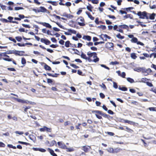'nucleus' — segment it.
Segmentation results:
<instances>
[{"mask_svg":"<svg viewBox=\"0 0 156 156\" xmlns=\"http://www.w3.org/2000/svg\"><path fill=\"white\" fill-rule=\"evenodd\" d=\"M146 84L147 86L150 87H152L153 86V84L149 82H147Z\"/></svg>","mask_w":156,"mask_h":156,"instance_id":"64","label":"nucleus"},{"mask_svg":"<svg viewBox=\"0 0 156 156\" xmlns=\"http://www.w3.org/2000/svg\"><path fill=\"white\" fill-rule=\"evenodd\" d=\"M108 114L111 115H113L114 113V112L111 110H108Z\"/></svg>","mask_w":156,"mask_h":156,"instance_id":"62","label":"nucleus"},{"mask_svg":"<svg viewBox=\"0 0 156 156\" xmlns=\"http://www.w3.org/2000/svg\"><path fill=\"white\" fill-rule=\"evenodd\" d=\"M99 86L102 88L104 90L106 89L105 85L103 83H102V84H100Z\"/></svg>","mask_w":156,"mask_h":156,"instance_id":"43","label":"nucleus"},{"mask_svg":"<svg viewBox=\"0 0 156 156\" xmlns=\"http://www.w3.org/2000/svg\"><path fill=\"white\" fill-rule=\"evenodd\" d=\"M126 129H125V130L127 131L128 132L130 133H132L133 132V130L131 129H130L129 128H128L127 127H126Z\"/></svg>","mask_w":156,"mask_h":156,"instance_id":"29","label":"nucleus"},{"mask_svg":"<svg viewBox=\"0 0 156 156\" xmlns=\"http://www.w3.org/2000/svg\"><path fill=\"white\" fill-rule=\"evenodd\" d=\"M88 5L87 6V9L88 10L91 12L92 11V9L93 8V7L89 3H88Z\"/></svg>","mask_w":156,"mask_h":156,"instance_id":"15","label":"nucleus"},{"mask_svg":"<svg viewBox=\"0 0 156 156\" xmlns=\"http://www.w3.org/2000/svg\"><path fill=\"white\" fill-rule=\"evenodd\" d=\"M99 95L100 97L102 98H103L105 97V95L104 94L102 93H100L99 94Z\"/></svg>","mask_w":156,"mask_h":156,"instance_id":"60","label":"nucleus"},{"mask_svg":"<svg viewBox=\"0 0 156 156\" xmlns=\"http://www.w3.org/2000/svg\"><path fill=\"white\" fill-rule=\"evenodd\" d=\"M148 14L149 15V19H150V20H154V19L155 18V16L156 15V14L154 13H153L152 14Z\"/></svg>","mask_w":156,"mask_h":156,"instance_id":"13","label":"nucleus"},{"mask_svg":"<svg viewBox=\"0 0 156 156\" xmlns=\"http://www.w3.org/2000/svg\"><path fill=\"white\" fill-rule=\"evenodd\" d=\"M22 25L25 27L30 28V27L29 25L22 24Z\"/></svg>","mask_w":156,"mask_h":156,"instance_id":"54","label":"nucleus"},{"mask_svg":"<svg viewBox=\"0 0 156 156\" xmlns=\"http://www.w3.org/2000/svg\"><path fill=\"white\" fill-rule=\"evenodd\" d=\"M14 9L15 10H19L23 9V8L21 7H15Z\"/></svg>","mask_w":156,"mask_h":156,"instance_id":"36","label":"nucleus"},{"mask_svg":"<svg viewBox=\"0 0 156 156\" xmlns=\"http://www.w3.org/2000/svg\"><path fill=\"white\" fill-rule=\"evenodd\" d=\"M108 44L109 46V48H113V44L112 43L110 42L108 43Z\"/></svg>","mask_w":156,"mask_h":156,"instance_id":"56","label":"nucleus"},{"mask_svg":"<svg viewBox=\"0 0 156 156\" xmlns=\"http://www.w3.org/2000/svg\"><path fill=\"white\" fill-rule=\"evenodd\" d=\"M101 111H98V110H93L92 111V113H95V114H98L100 115L101 113Z\"/></svg>","mask_w":156,"mask_h":156,"instance_id":"24","label":"nucleus"},{"mask_svg":"<svg viewBox=\"0 0 156 156\" xmlns=\"http://www.w3.org/2000/svg\"><path fill=\"white\" fill-rule=\"evenodd\" d=\"M40 130L41 132L46 131L47 132H51V129L48 128L46 126H44L43 128H40Z\"/></svg>","mask_w":156,"mask_h":156,"instance_id":"2","label":"nucleus"},{"mask_svg":"<svg viewBox=\"0 0 156 156\" xmlns=\"http://www.w3.org/2000/svg\"><path fill=\"white\" fill-rule=\"evenodd\" d=\"M87 54L89 56V57L90 58L93 56V58H95V57H96V55H97V53L95 52H88L87 53Z\"/></svg>","mask_w":156,"mask_h":156,"instance_id":"4","label":"nucleus"},{"mask_svg":"<svg viewBox=\"0 0 156 156\" xmlns=\"http://www.w3.org/2000/svg\"><path fill=\"white\" fill-rule=\"evenodd\" d=\"M16 51V50H9V51L8 53H7V54H15Z\"/></svg>","mask_w":156,"mask_h":156,"instance_id":"42","label":"nucleus"},{"mask_svg":"<svg viewBox=\"0 0 156 156\" xmlns=\"http://www.w3.org/2000/svg\"><path fill=\"white\" fill-rule=\"evenodd\" d=\"M119 90L123 91H127V88L125 87H119Z\"/></svg>","mask_w":156,"mask_h":156,"instance_id":"23","label":"nucleus"},{"mask_svg":"<svg viewBox=\"0 0 156 156\" xmlns=\"http://www.w3.org/2000/svg\"><path fill=\"white\" fill-rule=\"evenodd\" d=\"M138 41L137 39L135 37H133L131 40V41L133 43H136Z\"/></svg>","mask_w":156,"mask_h":156,"instance_id":"30","label":"nucleus"},{"mask_svg":"<svg viewBox=\"0 0 156 156\" xmlns=\"http://www.w3.org/2000/svg\"><path fill=\"white\" fill-rule=\"evenodd\" d=\"M78 19H80V21L81 22H78V24L81 26H84L85 25V24L83 23L84 21V20L83 18L80 17L78 18Z\"/></svg>","mask_w":156,"mask_h":156,"instance_id":"3","label":"nucleus"},{"mask_svg":"<svg viewBox=\"0 0 156 156\" xmlns=\"http://www.w3.org/2000/svg\"><path fill=\"white\" fill-rule=\"evenodd\" d=\"M114 150L112 148H110L108 149L107 151L110 153H114Z\"/></svg>","mask_w":156,"mask_h":156,"instance_id":"38","label":"nucleus"},{"mask_svg":"<svg viewBox=\"0 0 156 156\" xmlns=\"http://www.w3.org/2000/svg\"><path fill=\"white\" fill-rule=\"evenodd\" d=\"M65 149H66L67 152H72L74 151V149L73 147L68 148L66 147Z\"/></svg>","mask_w":156,"mask_h":156,"instance_id":"20","label":"nucleus"},{"mask_svg":"<svg viewBox=\"0 0 156 156\" xmlns=\"http://www.w3.org/2000/svg\"><path fill=\"white\" fill-rule=\"evenodd\" d=\"M144 71L143 72V73H145L144 74V75H147L149 73L151 72V70L150 69H146L144 67Z\"/></svg>","mask_w":156,"mask_h":156,"instance_id":"10","label":"nucleus"},{"mask_svg":"<svg viewBox=\"0 0 156 156\" xmlns=\"http://www.w3.org/2000/svg\"><path fill=\"white\" fill-rule=\"evenodd\" d=\"M71 45V44L70 43L69 41H67L65 42V45L66 47H69V45Z\"/></svg>","mask_w":156,"mask_h":156,"instance_id":"22","label":"nucleus"},{"mask_svg":"<svg viewBox=\"0 0 156 156\" xmlns=\"http://www.w3.org/2000/svg\"><path fill=\"white\" fill-rule=\"evenodd\" d=\"M134 71H137L139 72H141L143 73V72L144 71V67H138L134 68L133 69Z\"/></svg>","mask_w":156,"mask_h":156,"instance_id":"8","label":"nucleus"},{"mask_svg":"<svg viewBox=\"0 0 156 156\" xmlns=\"http://www.w3.org/2000/svg\"><path fill=\"white\" fill-rule=\"evenodd\" d=\"M57 144L60 148L65 149L66 146L63 143H62V142H58Z\"/></svg>","mask_w":156,"mask_h":156,"instance_id":"5","label":"nucleus"},{"mask_svg":"<svg viewBox=\"0 0 156 156\" xmlns=\"http://www.w3.org/2000/svg\"><path fill=\"white\" fill-rule=\"evenodd\" d=\"M15 133L19 135H22L23 134V132H20L17 131H16L15 132Z\"/></svg>","mask_w":156,"mask_h":156,"instance_id":"51","label":"nucleus"},{"mask_svg":"<svg viewBox=\"0 0 156 156\" xmlns=\"http://www.w3.org/2000/svg\"><path fill=\"white\" fill-rule=\"evenodd\" d=\"M7 69L8 70L11 71H16V69L14 68H8Z\"/></svg>","mask_w":156,"mask_h":156,"instance_id":"63","label":"nucleus"},{"mask_svg":"<svg viewBox=\"0 0 156 156\" xmlns=\"http://www.w3.org/2000/svg\"><path fill=\"white\" fill-rule=\"evenodd\" d=\"M0 20L3 23H7L9 22V20L4 18H1L0 19Z\"/></svg>","mask_w":156,"mask_h":156,"instance_id":"28","label":"nucleus"},{"mask_svg":"<svg viewBox=\"0 0 156 156\" xmlns=\"http://www.w3.org/2000/svg\"><path fill=\"white\" fill-rule=\"evenodd\" d=\"M68 31L69 32H70L73 34H76V30H72L71 29H68Z\"/></svg>","mask_w":156,"mask_h":156,"instance_id":"32","label":"nucleus"},{"mask_svg":"<svg viewBox=\"0 0 156 156\" xmlns=\"http://www.w3.org/2000/svg\"><path fill=\"white\" fill-rule=\"evenodd\" d=\"M130 55L131 58L133 59H136V58H137V56L136 55L135 53H132Z\"/></svg>","mask_w":156,"mask_h":156,"instance_id":"25","label":"nucleus"},{"mask_svg":"<svg viewBox=\"0 0 156 156\" xmlns=\"http://www.w3.org/2000/svg\"><path fill=\"white\" fill-rule=\"evenodd\" d=\"M21 63L23 64H24L26 63V61L25 58H22L21 59Z\"/></svg>","mask_w":156,"mask_h":156,"instance_id":"40","label":"nucleus"},{"mask_svg":"<svg viewBox=\"0 0 156 156\" xmlns=\"http://www.w3.org/2000/svg\"><path fill=\"white\" fill-rule=\"evenodd\" d=\"M9 40L12 41L14 43H16V40L14 38H13L12 37H9Z\"/></svg>","mask_w":156,"mask_h":156,"instance_id":"48","label":"nucleus"},{"mask_svg":"<svg viewBox=\"0 0 156 156\" xmlns=\"http://www.w3.org/2000/svg\"><path fill=\"white\" fill-rule=\"evenodd\" d=\"M149 109L151 111H156V108L154 107H150L149 108Z\"/></svg>","mask_w":156,"mask_h":156,"instance_id":"53","label":"nucleus"},{"mask_svg":"<svg viewBox=\"0 0 156 156\" xmlns=\"http://www.w3.org/2000/svg\"><path fill=\"white\" fill-rule=\"evenodd\" d=\"M51 41L53 42H54V43H56V42H57V40H56V39L54 38V37H52V38H51Z\"/></svg>","mask_w":156,"mask_h":156,"instance_id":"58","label":"nucleus"},{"mask_svg":"<svg viewBox=\"0 0 156 156\" xmlns=\"http://www.w3.org/2000/svg\"><path fill=\"white\" fill-rule=\"evenodd\" d=\"M81 57L82 58L87 60V57L86 56V55L84 54L83 53H82L81 55Z\"/></svg>","mask_w":156,"mask_h":156,"instance_id":"33","label":"nucleus"},{"mask_svg":"<svg viewBox=\"0 0 156 156\" xmlns=\"http://www.w3.org/2000/svg\"><path fill=\"white\" fill-rule=\"evenodd\" d=\"M70 65V66H71L73 67L75 69H77L79 68V67L78 66L73 64H71Z\"/></svg>","mask_w":156,"mask_h":156,"instance_id":"50","label":"nucleus"},{"mask_svg":"<svg viewBox=\"0 0 156 156\" xmlns=\"http://www.w3.org/2000/svg\"><path fill=\"white\" fill-rule=\"evenodd\" d=\"M18 143L19 144H23L26 145H28L29 144L28 143L23 142L21 141H18Z\"/></svg>","mask_w":156,"mask_h":156,"instance_id":"34","label":"nucleus"},{"mask_svg":"<svg viewBox=\"0 0 156 156\" xmlns=\"http://www.w3.org/2000/svg\"><path fill=\"white\" fill-rule=\"evenodd\" d=\"M127 80L129 82L131 83L134 82L133 79L129 77L127 78Z\"/></svg>","mask_w":156,"mask_h":156,"instance_id":"27","label":"nucleus"},{"mask_svg":"<svg viewBox=\"0 0 156 156\" xmlns=\"http://www.w3.org/2000/svg\"><path fill=\"white\" fill-rule=\"evenodd\" d=\"M101 35L103 36L104 37H106V38H107L109 39H110L111 38V37L110 36H108L106 34H102Z\"/></svg>","mask_w":156,"mask_h":156,"instance_id":"49","label":"nucleus"},{"mask_svg":"<svg viewBox=\"0 0 156 156\" xmlns=\"http://www.w3.org/2000/svg\"><path fill=\"white\" fill-rule=\"evenodd\" d=\"M62 16L68 18H72L73 17V16L70 15V14H67L66 13H64Z\"/></svg>","mask_w":156,"mask_h":156,"instance_id":"16","label":"nucleus"},{"mask_svg":"<svg viewBox=\"0 0 156 156\" xmlns=\"http://www.w3.org/2000/svg\"><path fill=\"white\" fill-rule=\"evenodd\" d=\"M47 11V9L44 7L41 6L40 7V9L37 10V12H46Z\"/></svg>","mask_w":156,"mask_h":156,"instance_id":"9","label":"nucleus"},{"mask_svg":"<svg viewBox=\"0 0 156 156\" xmlns=\"http://www.w3.org/2000/svg\"><path fill=\"white\" fill-rule=\"evenodd\" d=\"M25 52L24 51H19L16 50L15 54L19 56H22L23 55V54Z\"/></svg>","mask_w":156,"mask_h":156,"instance_id":"12","label":"nucleus"},{"mask_svg":"<svg viewBox=\"0 0 156 156\" xmlns=\"http://www.w3.org/2000/svg\"><path fill=\"white\" fill-rule=\"evenodd\" d=\"M65 5L67 6H71V4L70 2H66Z\"/></svg>","mask_w":156,"mask_h":156,"instance_id":"61","label":"nucleus"},{"mask_svg":"<svg viewBox=\"0 0 156 156\" xmlns=\"http://www.w3.org/2000/svg\"><path fill=\"white\" fill-rule=\"evenodd\" d=\"M116 37L119 39H123L124 37L123 36H121L120 34H119L116 35Z\"/></svg>","mask_w":156,"mask_h":156,"instance_id":"31","label":"nucleus"},{"mask_svg":"<svg viewBox=\"0 0 156 156\" xmlns=\"http://www.w3.org/2000/svg\"><path fill=\"white\" fill-rule=\"evenodd\" d=\"M83 150L85 152H87L89 150L90 148V147L88 146H85L83 147Z\"/></svg>","mask_w":156,"mask_h":156,"instance_id":"11","label":"nucleus"},{"mask_svg":"<svg viewBox=\"0 0 156 156\" xmlns=\"http://www.w3.org/2000/svg\"><path fill=\"white\" fill-rule=\"evenodd\" d=\"M101 66L105 68V69H106L108 70L109 69V68H108V67L106 66L105 65H103V64H101Z\"/></svg>","mask_w":156,"mask_h":156,"instance_id":"57","label":"nucleus"},{"mask_svg":"<svg viewBox=\"0 0 156 156\" xmlns=\"http://www.w3.org/2000/svg\"><path fill=\"white\" fill-rule=\"evenodd\" d=\"M92 2L93 4H97L98 3V1L97 0H92Z\"/></svg>","mask_w":156,"mask_h":156,"instance_id":"55","label":"nucleus"},{"mask_svg":"<svg viewBox=\"0 0 156 156\" xmlns=\"http://www.w3.org/2000/svg\"><path fill=\"white\" fill-rule=\"evenodd\" d=\"M15 38L19 42L22 39L21 37L19 36L16 37Z\"/></svg>","mask_w":156,"mask_h":156,"instance_id":"37","label":"nucleus"},{"mask_svg":"<svg viewBox=\"0 0 156 156\" xmlns=\"http://www.w3.org/2000/svg\"><path fill=\"white\" fill-rule=\"evenodd\" d=\"M124 121L125 123H127L131 125H134L135 124V122L133 121L127 120H124Z\"/></svg>","mask_w":156,"mask_h":156,"instance_id":"18","label":"nucleus"},{"mask_svg":"<svg viewBox=\"0 0 156 156\" xmlns=\"http://www.w3.org/2000/svg\"><path fill=\"white\" fill-rule=\"evenodd\" d=\"M94 58V59H93V61L95 62H98L99 60V58L97 57V55H96V57H95Z\"/></svg>","mask_w":156,"mask_h":156,"instance_id":"39","label":"nucleus"},{"mask_svg":"<svg viewBox=\"0 0 156 156\" xmlns=\"http://www.w3.org/2000/svg\"><path fill=\"white\" fill-rule=\"evenodd\" d=\"M101 115L105 118H108L110 117L109 115L105 114L102 112H101Z\"/></svg>","mask_w":156,"mask_h":156,"instance_id":"21","label":"nucleus"},{"mask_svg":"<svg viewBox=\"0 0 156 156\" xmlns=\"http://www.w3.org/2000/svg\"><path fill=\"white\" fill-rule=\"evenodd\" d=\"M13 98L14 99H15V100H16V101H18V102H21H21H22V100L21 99H19V98H15V97H13Z\"/></svg>","mask_w":156,"mask_h":156,"instance_id":"45","label":"nucleus"},{"mask_svg":"<svg viewBox=\"0 0 156 156\" xmlns=\"http://www.w3.org/2000/svg\"><path fill=\"white\" fill-rule=\"evenodd\" d=\"M39 23L43 25V26L45 27H46L51 28V26L48 23L45 22H39Z\"/></svg>","mask_w":156,"mask_h":156,"instance_id":"7","label":"nucleus"},{"mask_svg":"<svg viewBox=\"0 0 156 156\" xmlns=\"http://www.w3.org/2000/svg\"><path fill=\"white\" fill-rule=\"evenodd\" d=\"M83 38L86 39L88 41H90L91 40V37L88 35L84 36Z\"/></svg>","mask_w":156,"mask_h":156,"instance_id":"19","label":"nucleus"},{"mask_svg":"<svg viewBox=\"0 0 156 156\" xmlns=\"http://www.w3.org/2000/svg\"><path fill=\"white\" fill-rule=\"evenodd\" d=\"M3 59L6 61H8L9 62H10L12 61V58H3Z\"/></svg>","mask_w":156,"mask_h":156,"instance_id":"44","label":"nucleus"},{"mask_svg":"<svg viewBox=\"0 0 156 156\" xmlns=\"http://www.w3.org/2000/svg\"><path fill=\"white\" fill-rule=\"evenodd\" d=\"M45 65L44 66V68L46 70L50 71L51 70V68L45 63H44Z\"/></svg>","mask_w":156,"mask_h":156,"instance_id":"17","label":"nucleus"},{"mask_svg":"<svg viewBox=\"0 0 156 156\" xmlns=\"http://www.w3.org/2000/svg\"><path fill=\"white\" fill-rule=\"evenodd\" d=\"M48 150L49 151L50 153L52 155L54 153V152L53 150L52 149H51L50 148H48Z\"/></svg>","mask_w":156,"mask_h":156,"instance_id":"35","label":"nucleus"},{"mask_svg":"<svg viewBox=\"0 0 156 156\" xmlns=\"http://www.w3.org/2000/svg\"><path fill=\"white\" fill-rule=\"evenodd\" d=\"M23 108H25L24 109V111L25 112H26L27 111V110L28 109H29L30 108V106H28L27 107H23Z\"/></svg>","mask_w":156,"mask_h":156,"instance_id":"59","label":"nucleus"},{"mask_svg":"<svg viewBox=\"0 0 156 156\" xmlns=\"http://www.w3.org/2000/svg\"><path fill=\"white\" fill-rule=\"evenodd\" d=\"M86 14L88 16V17L91 20H93L94 19V17H93L90 13L86 11L85 12Z\"/></svg>","mask_w":156,"mask_h":156,"instance_id":"14","label":"nucleus"},{"mask_svg":"<svg viewBox=\"0 0 156 156\" xmlns=\"http://www.w3.org/2000/svg\"><path fill=\"white\" fill-rule=\"evenodd\" d=\"M113 87L115 89H117L118 88V85L116 82H113Z\"/></svg>","mask_w":156,"mask_h":156,"instance_id":"41","label":"nucleus"},{"mask_svg":"<svg viewBox=\"0 0 156 156\" xmlns=\"http://www.w3.org/2000/svg\"><path fill=\"white\" fill-rule=\"evenodd\" d=\"M120 150V149L119 148H117L116 149H115L114 150V153H117L118 152H119Z\"/></svg>","mask_w":156,"mask_h":156,"instance_id":"47","label":"nucleus"},{"mask_svg":"<svg viewBox=\"0 0 156 156\" xmlns=\"http://www.w3.org/2000/svg\"><path fill=\"white\" fill-rule=\"evenodd\" d=\"M119 63L117 61L111 62L110 64L112 65H115L119 64Z\"/></svg>","mask_w":156,"mask_h":156,"instance_id":"46","label":"nucleus"},{"mask_svg":"<svg viewBox=\"0 0 156 156\" xmlns=\"http://www.w3.org/2000/svg\"><path fill=\"white\" fill-rule=\"evenodd\" d=\"M137 15L140 17L139 18L140 19L148 20L149 19V16L147 15V13L145 11L142 12L140 11L137 14Z\"/></svg>","mask_w":156,"mask_h":156,"instance_id":"1","label":"nucleus"},{"mask_svg":"<svg viewBox=\"0 0 156 156\" xmlns=\"http://www.w3.org/2000/svg\"><path fill=\"white\" fill-rule=\"evenodd\" d=\"M41 42L44 43L46 45H49L51 43V42L47 39L42 38L41 39Z\"/></svg>","mask_w":156,"mask_h":156,"instance_id":"6","label":"nucleus"},{"mask_svg":"<svg viewBox=\"0 0 156 156\" xmlns=\"http://www.w3.org/2000/svg\"><path fill=\"white\" fill-rule=\"evenodd\" d=\"M13 17L12 16H9L8 17V19L9 20V22L10 23H12V20L13 19Z\"/></svg>","mask_w":156,"mask_h":156,"instance_id":"52","label":"nucleus"},{"mask_svg":"<svg viewBox=\"0 0 156 156\" xmlns=\"http://www.w3.org/2000/svg\"><path fill=\"white\" fill-rule=\"evenodd\" d=\"M122 28L126 30L127 31L129 30V26L125 24L122 25Z\"/></svg>","mask_w":156,"mask_h":156,"instance_id":"26","label":"nucleus"}]
</instances>
